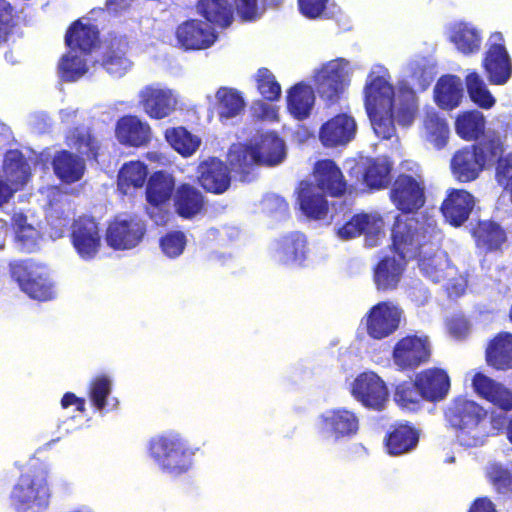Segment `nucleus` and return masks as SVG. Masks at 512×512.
Returning a JSON list of instances; mask_svg holds the SVG:
<instances>
[{
	"label": "nucleus",
	"instance_id": "nucleus-26",
	"mask_svg": "<svg viewBox=\"0 0 512 512\" xmlns=\"http://www.w3.org/2000/svg\"><path fill=\"white\" fill-rule=\"evenodd\" d=\"M415 380L423 399L428 401L444 399L450 388L449 376L440 368L424 370L416 376Z\"/></svg>",
	"mask_w": 512,
	"mask_h": 512
},
{
	"label": "nucleus",
	"instance_id": "nucleus-9",
	"mask_svg": "<svg viewBox=\"0 0 512 512\" xmlns=\"http://www.w3.org/2000/svg\"><path fill=\"white\" fill-rule=\"evenodd\" d=\"M314 428L322 440L332 444L344 443L359 433L360 416L342 406L327 408L316 417Z\"/></svg>",
	"mask_w": 512,
	"mask_h": 512
},
{
	"label": "nucleus",
	"instance_id": "nucleus-60",
	"mask_svg": "<svg viewBox=\"0 0 512 512\" xmlns=\"http://www.w3.org/2000/svg\"><path fill=\"white\" fill-rule=\"evenodd\" d=\"M16 234V242L19 249L25 253H31L37 249V230L31 226L20 229Z\"/></svg>",
	"mask_w": 512,
	"mask_h": 512
},
{
	"label": "nucleus",
	"instance_id": "nucleus-22",
	"mask_svg": "<svg viewBox=\"0 0 512 512\" xmlns=\"http://www.w3.org/2000/svg\"><path fill=\"white\" fill-rule=\"evenodd\" d=\"M307 256V240L300 232L290 233L274 243L273 257L282 264L302 266Z\"/></svg>",
	"mask_w": 512,
	"mask_h": 512
},
{
	"label": "nucleus",
	"instance_id": "nucleus-61",
	"mask_svg": "<svg viewBox=\"0 0 512 512\" xmlns=\"http://www.w3.org/2000/svg\"><path fill=\"white\" fill-rule=\"evenodd\" d=\"M263 210L267 213L283 217L288 212V204L285 199L277 194H267L262 200Z\"/></svg>",
	"mask_w": 512,
	"mask_h": 512
},
{
	"label": "nucleus",
	"instance_id": "nucleus-12",
	"mask_svg": "<svg viewBox=\"0 0 512 512\" xmlns=\"http://www.w3.org/2000/svg\"><path fill=\"white\" fill-rule=\"evenodd\" d=\"M402 310L392 302H379L366 315V330L373 339H384L399 327Z\"/></svg>",
	"mask_w": 512,
	"mask_h": 512
},
{
	"label": "nucleus",
	"instance_id": "nucleus-57",
	"mask_svg": "<svg viewBox=\"0 0 512 512\" xmlns=\"http://www.w3.org/2000/svg\"><path fill=\"white\" fill-rule=\"evenodd\" d=\"M257 89L269 101H276L281 96V86L273 73L267 68H261L256 74Z\"/></svg>",
	"mask_w": 512,
	"mask_h": 512
},
{
	"label": "nucleus",
	"instance_id": "nucleus-8",
	"mask_svg": "<svg viewBox=\"0 0 512 512\" xmlns=\"http://www.w3.org/2000/svg\"><path fill=\"white\" fill-rule=\"evenodd\" d=\"M50 497L46 470L35 469L19 477L10 493V506L15 512H46Z\"/></svg>",
	"mask_w": 512,
	"mask_h": 512
},
{
	"label": "nucleus",
	"instance_id": "nucleus-18",
	"mask_svg": "<svg viewBox=\"0 0 512 512\" xmlns=\"http://www.w3.org/2000/svg\"><path fill=\"white\" fill-rule=\"evenodd\" d=\"M490 47L483 60L484 68L492 84L503 85L512 75V62L502 41L501 33H494L490 37Z\"/></svg>",
	"mask_w": 512,
	"mask_h": 512
},
{
	"label": "nucleus",
	"instance_id": "nucleus-15",
	"mask_svg": "<svg viewBox=\"0 0 512 512\" xmlns=\"http://www.w3.org/2000/svg\"><path fill=\"white\" fill-rule=\"evenodd\" d=\"M139 99L146 114L154 119H163L169 116L176 109L178 103L176 92L158 83L142 88L139 92Z\"/></svg>",
	"mask_w": 512,
	"mask_h": 512
},
{
	"label": "nucleus",
	"instance_id": "nucleus-3",
	"mask_svg": "<svg viewBox=\"0 0 512 512\" xmlns=\"http://www.w3.org/2000/svg\"><path fill=\"white\" fill-rule=\"evenodd\" d=\"M314 177L317 187L308 181L300 183L298 203L305 216L322 219L328 212V202L319 190L339 197L345 193L347 184L340 168L330 159L320 160L315 164Z\"/></svg>",
	"mask_w": 512,
	"mask_h": 512
},
{
	"label": "nucleus",
	"instance_id": "nucleus-2",
	"mask_svg": "<svg viewBox=\"0 0 512 512\" xmlns=\"http://www.w3.org/2000/svg\"><path fill=\"white\" fill-rule=\"evenodd\" d=\"M391 238L405 257L417 259L420 271L432 282L439 283L450 275L447 253L440 249L442 233L433 217L397 216Z\"/></svg>",
	"mask_w": 512,
	"mask_h": 512
},
{
	"label": "nucleus",
	"instance_id": "nucleus-62",
	"mask_svg": "<svg viewBox=\"0 0 512 512\" xmlns=\"http://www.w3.org/2000/svg\"><path fill=\"white\" fill-rule=\"evenodd\" d=\"M237 13L245 21H253L260 17L261 12L257 0H234Z\"/></svg>",
	"mask_w": 512,
	"mask_h": 512
},
{
	"label": "nucleus",
	"instance_id": "nucleus-16",
	"mask_svg": "<svg viewBox=\"0 0 512 512\" xmlns=\"http://www.w3.org/2000/svg\"><path fill=\"white\" fill-rule=\"evenodd\" d=\"M390 197L398 210L412 213L424 205V185L412 176L401 174L392 185Z\"/></svg>",
	"mask_w": 512,
	"mask_h": 512
},
{
	"label": "nucleus",
	"instance_id": "nucleus-27",
	"mask_svg": "<svg viewBox=\"0 0 512 512\" xmlns=\"http://www.w3.org/2000/svg\"><path fill=\"white\" fill-rule=\"evenodd\" d=\"M227 160L232 171L239 175L240 181H252V171L255 166L259 165L258 154L252 145L233 144L229 148Z\"/></svg>",
	"mask_w": 512,
	"mask_h": 512
},
{
	"label": "nucleus",
	"instance_id": "nucleus-17",
	"mask_svg": "<svg viewBox=\"0 0 512 512\" xmlns=\"http://www.w3.org/2000/svg\"><path fill=\"white\" fill-rule=\"evenodd\" d=\"M352 395L363 406L381 410L388 399V390L383 380L373 372L360 374L352 386Z\"/></svg>",
	"mask_w": 512,
	"mask_h": 512
},
{
	"label": "nucleus",
	"instance_id": "nucleus-43",
	"mask_svg": "<svg viewBox=\"0 0 512 512\" xmlns=\"http://www.w3.org/2000/svg\"><path fill=\"white\" fill-rule=\"evenodd\" d=\"M148 177L147 166L141 161H130L121 167L118 173V190L128 195L132 189L143 187Z\"/></svg>",
	"mask_w": 512,
	"mask_h": 512
},
{
	"label": "nucleus",
	"instance_id": "nucleus-11",
	"mask_svg": "<svg viewBox=\"0 0 512 512\" xmlns=\"http://www.w3.org/2000/svg\"><path fill=\"white\" fill-rule=\"evenodd\" d=\"M10 273L20 289L30 298L48 301L54 297L53 285L45 266L32 260L15 261L10 263Z\"/></svg>",
	"mask_w": 512,
	"mask_h": 512
},
{
	"label": "nucleus",
	"instance_id": "nucleus-49",
	"mask_svg": "<svg viewBox=\"0 0 512 512\" xmlns=\"http://www.w3.org/2000/svg\"><path fill=\"white\" fill-rule=\"evenodd\" d=\"M406 70L412 85L422 91L426 90L431 85L435 77V67L425 57H417L411 60Z\"/></svg>",
	"mask_w": 512,
	"mask_h": 512
},
{
	"label": "nucleus",
	"instance_id": "nucleus-48",
	"mask_svg": "<svg viewBox=\"0 0 512 512\" xmlns=\"http://www.w3.org/2000/svg\"><path fill=\"white\" fill-rule=\"evenodd\" d=\"M479 247L487 251L498 249L506 240L504 230L493 221H482L474 232Z\"/></svg>",
	"mask_w": 512,
	"mask_h": 512
},
{
	"label": "nucleus",
	"instance_id": "nucleus-24",
	"mask_svg": "<svg viewBox=\"0 0 512 512\" xmlns=\"http://www.w3.org/2000/svg\"><path fill=\"white\" fill-rule=\"evenodd\" d=\"M178 42L185 49H205L211 46L216 35L212 25L201 20H188L176 31Z\"/></svg>",
	"mask_w": 512,
	"mask_h": 512
},
{
	"label": "nucleus",
	"instance_id": "nucleus-39",
	"mask_svg": "<svg viewBox=\"0 0 512 512\" xmlns=\"http://www.w3.org/2000/svg\"><path fill=\"white\" fill-rule=\"evenodd\" d=\"M486 359L498 370L512 368V334L503 332L497 335L486 350Z\"/></svg>",
	"mask_w": 512,
	"mask_h": 512
},
{
	"label": "nucleus",
	"instance_id": "nucleus-5",
	"mask_svg": "<svg viewBox=\"0 0 512 512\" xmlns=\"http://www.w3.org/2000/svg\"><path fill=\"white\" fill-rule=\"evenodd\" d=\"M146 448L155 467L172 478L181 477L192 470L194 457L199 450L185 436L174 430L151 437Z\"/></svg>",
	"mask_w": 512,
	"mask_h": 512
},
{
	"label": "nucleus",
	"instance_id": "nucleus-4",
	"mask_svg": "<svg viewBox=\"0 0 512 512\" xmlns=\"http://www.w3.org/2000/svg\"><path fill=\"white\" fill-rule=\"evenodd\" d=\"M146 448L155 467L172 478L181 477L192 470L194 457L199 450L185 436L174 430L151 437Z\"/></svg>",
	"mask_w": 512,
	"mask_h": 512
},
{
	"label": "nucleus",
	"instance_id": "nucleus-54",
	"mask_svg": "<svg viewBox=\"0 0 512 512\" xmlns=\"http://www.w3.org/2000/svg\"><path fill=\"white\" fill-rule=\"evenodd\" d=\"M455 125L456 131L461 138L472 140L478 138L483 133L485 119L481 112L473 110L459 116Z\"/></svg>",
	"mask_w": 512,
	"mask_h": 512
},
{
	"label": "nucleus",
	"instance_id": "nucleus-58",
	"mask_svg": "<svg viewBox=\"0 0 512 512\" xmlns=\"http://www.w3.org/2000/svg\"><path fill=\"white\" fill-rule=\"evenodd\" d=\"M186 243V236L182 231H170L161 237L160 248L165 256L175 259L182 255Z\"/></svg>",
	"mask_w": 512,
	"mask_h": 512
},
{
	"label": "nucleus",
	"instance_id": "nucleus-13",
	"mask_svg": "<svg viewBox=\"0 0 512 512\" xmlns=\"http://www.w3.org/2000/svg\"><path fill=\"white\" fill-rule=\"evenodd\" d=\"M146 232L145 224L136 217L115 218L108 226L106 241L116 250H128L136 247Z\"/></svg>",
	"mask_w": 512,
	"mask_h": 512
},
{
	"label": "nucleus",
	"instance_id": "nucleus-37",
	"mask_svg": "<svg viewBox=\"0 0 512 512\" xmlns=\"http://www.w3.org/2000/svg\"><path fill=\"white\" fill-rule=\"evenodd\" d=\"M3 172L7 182L19 190L30 178V166L23 154L18 150L6 152L3 161Z\"/></svg>",
	"mask_w": 512,
	"mask_h": 512
},
{
	"label": "nucleus",
	"instance_id": "nucleus-31",
	"mask_svg": "<svg viewBox=\"0 0 512 512\" xmlns=\"http://www.w3.org/2000/svg\"><path fill=\"white\" fill-rule=\"evenodd\" d=\"M450 40L460 53L472 55L479 52L483 36L482 31L475 25L460 22L451 28Z\"/></svg>",
	"mask_w": 512,
	"mask_h": 512
},
{
	"label": "nucleus",
	"instance_id": "nucleus-10",
	"mask_svg": "<svg viewBox=\"0 0 512 512\" xmlns=\"http://www.w3.org/2000/svg\"><path fill=\"white\" fill-rule=\"evenodd\" d=\"M352 68L344 58H337L323 64L314 73L315 90L327 104L336 103L350 83Z\"/></svg>",
	"mask_w": 512,
	"mask_h": 512
},
{
	"label": "nucleus",
	"instance_id": "nucleus-45",
	"mask_svg": "<svg viewBox=\"0 0 512 512\" xmlns=\"http://www.w3.org/2000/svg\"><path fill=\"white\" fill-rule=\"evenodd\" d=\"M417 431L407 425H401L389 433L386 447L390 455L399 456L414 450L418 444Z\"/></svg>",
	"mask_w": 512,
	"mask_h": 512
},
{
	"label": "nucleus",
	"instance_id": "nucleus-59",
	"mask_svg": "<svg viewBox=\"0 0 512 512\" xmlns=\"http://www.w3.org/2000/svg\"><path fill=\"white\" fill-rule=\"evenodd\" d=\"M131 61L123 51H110L105 57L102 67L113 77H122L131 68Z\"/></svg>",
	"mask_w": 512,
	"mask_h": 512
},
{
	"label": "nucleus",
	"instance_id": "nucleus-32",
	"mask_svg": "<svg viewBox=\"0 0 512 512\" xmlns=\"http://www.w3.org/2000/svg\"><path fill=\"white\" fill-rule=\"evenodd\" d=\"M99 31L95 25L84 24L81 20L74 22L65 36L68 48L77 49L80 54L88 55L98 42Z\"/></svg>",
	"mask_w": 512,
	"mask_h": 512
},
{
	"label": "nucleus",
	"instance_id": "nucleus-7",
	"mask_svg": "<svg viewBox=\"0 0 512 512\" xmlns=\"http://www.w3.org/2000/svg\"><path fill=\"white\" fill-rule=\"evenodd\" d=\"M445 417L457 430L461 446L477 447L484 444L488 436L487 410L473 400L457 398L447 408Z\"/></svg>",
	"mask_w": 512,
	"mask_h": 512
},
{
	"label": "nucleus",
	"instance_id": "nucleus-52",
	"mask_svg": "<svg viewBox=\"0 0 512 512\" xmlns=\"http://www.w3.org/2000/svg\"><path fill=\"white\" fill-rule=\"evenodd\" d=\"M468 95L473 103L483 109H490L496 100L483 78L477 72H470L465 79Z\"/></svg>",
	"mask_w": 512,
	"mask_h": 512
},
{
	"label": "nucleus",
	"instance_id": "nucleus-25",
	"mask_svg": "<svg viewBox=\"0 0 512 512\" xmlns=\"http://www.w3.org/2000/svg\"><path fill=\"white\" fill-rule=\"evenodd\" d=\"M198 173L201 186L209 192L221 194L230 186L231 178L228 168L217 158L200 163Z\"/></svg>",
	"mask_w": 512,
	"mask_h": 512
},
{
	"label": "nucleus",
	"instance_id": "nucleus-40",
	"mask_svg": "<svg viewBox=\"0 0 512 512\" xmlns=\"http://www.w3.org/2000/svg\"><path fill=\"white\" fill-rule=\"evenodd\" d=\"M175 190L174 178L166 172L157 171L147 181L146 200L148 204H166Z\"/></svg>",
	"mask_w": 512,
	"mask_h": 512
},
{
	"label": "nucleus",
	"instance_id": "nucleus-42",
	"mask_svg": "<svg viewBox=\"0 0 512 512\" xmlns=\"http://www.w3.org/2000/svg\"><path fill=\"white\" fill-rule=\"evenodd\" d=\"M112 392V380L107 375H98L92 379L89 386V398L92 405L100 413L116 409L117 398H109Z\"/></svg>",
	"mask_w": 512,
	"mask_h": 512
},
{
	"label": "nucleus",
	"instance_id": "nucleus-36",
	"mask_svg": "<svg viewBox=\"0 0 512 512\" xmlns=\"http://www.w3.org/2000/svg\"><path fill=\"white\" fill-rule=\"evenodd\" d=\"M314 102V90L307 84L297 83L288 91L287 108L298 120L306 119L311 114Z\"/></svg>",
	"mask_w": 512,
	"mask_h": 512
},
{
	"label": "nucleus",
	"instance_id": "nucleus-20",
	"mask_svg": "<svg viewBox=\"0 0 512 512\" xmlns=\"http://www.w3.org/2000/svg\"><path fill=\"white\" fill-rule=\"evenodd\" d=\"M357 131L355 119L345 113L325 122L319 131V139L326 147L346 145L354 139Z\"/></svg>",
	"mask_w": 512,
	"mask_h": 512
},
{
	"label": "nucleus",
	"instance_id": "nucleus-30",
	"mask_svg": "<svg viewBox=\"0 0 512 512\" xmlns=\"http://www.w3.org/2000/svg\"><path fill=\"white\" fill-rule=\"evenodd\" d=\"M474 207L473 196L465 191L454 189L442 204V212L446 220L453 226L462 225Z\"/></svg>",
	"mask_w": 512,
	"mask_h": 512
},
{
	"label": "nucleus",
	"instance_id": "nucleus-55",
	"mask_svg": "<svg viewBox=\"0 0 512 512\" xmlns=\"http://www.w3.org/2000/svg\"><path fill=\"white\" fill-rule=\"evenodd\" d=\"M422 399L423 395L416 380L414 382L405 381L396 386L394 400L402 409L411 412L417 411Z\"/></svg>",
	"mask_w": 512,
	"mask_h": 512
},
{
	"label": "nucleus",
	"instance_id": "nucleus-56",
	"mask_svg": "<svg viewBox=\"0 0 512 512\" xmlns=\"http://www.w3.org/2000/svg\"><path fill=\"white\" fill-rule=\"evenodd\" d=\"M427 140L438 149L443 148L448 139L449 128L445 119L436 112H428L424 121Z\"/></svg>",
	"mask_w": 512,
	"mask_h": 512
},
{
	"label": "nucleus",
	"instance_id": "nucleus-53",
	"mask_svg": "<svg viewBox=\"0 0 512 512\" xmlns=\"http://www.w3.org/2000/svg\"><path fill=\"white\" fill-rule=\"evenodd\" d=\"M392 164L386 157L372 160L366 168L363 179L370 188H383L390 182Z\"/></svg>",
	"mask_w": 512,
	"mask_h": 512
},
{
	"label": "nucleus",
	"instance_id": "nucleus-19",
	"mask_svg": "<svg viewBox=\"0 0 512 512\" xmlns=\"http://www.w3.org/2000/svg\"><path fill=\"white\" fill-rule=\"evenodd\" d=\"M430 356L427 337L417 335L402 338L394 347V363L401 369L415 368Z\"/></svg>",
	"mask_w": 512,
	"mask_h": 512
},
{
	"label": "nucleus",
	"instance_id": "nucleus-64",
	"mask_svg": "<svg viewBox=\"0 0 512 512\" xmlns=\"http://www.w3.org/2000/svg\"><path fill=\"white\" fill-rule=\"evenodd\" d=\"M300 12L307 18L319 17L326 8L327 0H298Z\"/></svg>",
	"mask_w": 512,
	"mask_h": 512
},
{
	"label": "nucleus",
	"instance_id": "nucleus-50",
	"mask_svg": "<svg viewBox=\"0 0 512 512\" xmlns=\"http://www.w3.org/2000/svg\"><path fill=\"white\" fill-rule=\"evenodd\" d=\"M67 144L72 149L87 157L96 158L99 148L98 140L85 126L76 127L67 135Z\"/></svg>",
	"mask_w": 512,
	"mask_h": 512
},
{
	"label": "nucleus",
	"instance_id": "nucleus-33",
	"mask_svg": "<svg viewBox=\"0 0 512 512\" xmlns=\"http://www.w3.org/2000/svg\"><path fill=\"white\" fill-rule=\"evenodd\" d=\"M52 166L55 175L67 184L79 181L86 169L85 161L82 158L66 150L55 155Z\"/></svg>",
	"mask_w": 512,
	"mask_h": 512
},
{
	"label": "nucleus",
	"instance_id": "nucleus-23",
	"mask_svg": "<svg viewBox=\"0 0 512 512\" xmlns=\"http://www.w3.org/2000/svg\"><path fill=\"white\" fill-rule=\"evenodd\" d=\"M383 220L378 215L357 214L337 230V235L343 240L355 238L361 234H366V244L375 246V237L381 232Z\"/></svg>",
	"mask_w": 512,
	"mask_h": 512
},
{
	"label": "nucleus",
	"instance_id": "nucleus-35",
	"mask_svg": "<svg viewBox=\"0 0 512 512\" xmlns=\"http://www.w3.org/2000/svg\"><path fill=\"white\" fill-rule=\"evenodd\" d=\"M463 93V82L455 75L442 76L434 89L436 103L439 107L448 110L460 104Z\"/></svg>",
	"mask_w": 512,
	"mask_h": 512
},
{
	"label": "nucleus",
	"instance_id": "nucleus-38",
	"mask_svg": "<svg viewBox=\"0 0 512 512\" xmlns=\"http://www.w3.org/2000/svg\"><path fill=\"white\" fill-rule=\"evenodd\" d=\"M203 205V194L194 186L182 184L175 190L174 206L179 216L192 218L202 210Z\"/></svg>",
	"mask_w": 512,
	"mask_h": 512
},
{
	"label": "nucleus",
	"instance_id": "nucleus-21",
	"mask_svg": "<svg viewBox=\"0 0 512 512\" xmlns=\"http://www.w3.org/2000/svg\"><path fill=\"white\" fill-rule=\"evenodd\" d=\"M391 255L381 258L374 269V281L378 290L394 289L400 281L406 262L409 260L392 242Z\"/></svg>",
	"mask_w": 512,
	"mask_h": 512
},
{
	"label": "nucleus",
	"instance_id": "nucleus-14",
	"mask_svg": "<svg viewBox=\"0 0 512 512\" xmlns=\"http://www.w3.org/2000/svg\"><path fill=\"white\" fill-rule=\"evenodd\" d=\"M71 241L82 260L90 261L94 259L101 246L98 224L90 217L78 218L71 227Z\"/></svg>",
	"mask_w": 512,
	"mask_h": 512
},
{
	"label": "nucleus",
	"instance_id": "nucleus-41",
	"mask_svg": "<svg viewBox=\"0 0 512 512\" xmlns=\"http://www.w3.org/2000/svg\"><path fill=\"white\" fill-rule=\"evenodd\" d=\"M217 112L222 122H227L238 117L245 108L242 94L229 87H220L215 95Z\"/></svg>",
	"mask_w": 512,
	"mask_h": 512
},
{
	"label": "nucleus",
	"instance_id": "nucleus-51",
	"mask_svg": "<svg viewBox=\"0 0 512 512\" xmlns=\"http://www.w3.org/2000/svg\"><path fill=\"white\" fill-rule=\"evenodd\" d=\"M468 95L473 103L483 109H490L496 100L483 78L477 72H470L465 79Z\"/></svg>",
	"mask_w": 512,
	"mask_h": 512
},
{
	"label": "nucleus",
	"instance_id": "nucleus-46",
	"mask_svg": "<svg viewBox=\"0 0 512 512\" xmlns=\"http://www.w3.org/2000/svg\"><path fill=\"white\" fill-rule=\"evenodd\" d=\"M197 10L210 24L227 27L233 19L232 3L229 0H199Z\"/></svg>",
	"mask_w": 512,
	"mask_h": 512
},
{
	"label": "nucleus",
	"instance_id": "nucleus-34",
	"mask_svg": "<svg viewBox=\"0 0 512 512\" xmlns=\"http://www.w3.org/2000/svg\"><path fill=\"white\" fill-rule=\"evenodd\" d=\"M258 154L259 165L276 166L286 158V145L275 132L263 133L259 143L253 146Z\"/></svg>",
	"mask_w": 512,
	"mask_h": 512
},
{
	"label": "nucleus",
	"instance_id": "nucleus-28",
	"mask_svg": "<svg viewBox=\"0 0 512 512\" xmlns=\"http://www.w3.org/2000/svg\"><path fill=\"white\" fill-rule=\"evenodd\" d=\"M116 136L122 144L139 147L150 141L151 129L137 116L128 115L118 120Z\"/></svg>",
	"mask_w": 512,
	"mask_h": 512
},
{
	"label": "nucleus",
	"instance_id": "nucleus-1",
	"mask_svg": "<svg viewBox=\"0 0 512 512\" xmlns=\"http://www.w3.org/2000/svg\"><path fill=\"white\" fill-rule=\"evenodd\" d=\"M390 75L382 65L372 66L364 87V103L375 134L390 139L395 133L394 122L410 126L418 111L417 97L408 82H401L395 95Z\"/></svg>",
	"mask_w": 512,
	"mask_h": 512
},
{
	"label": "nucleus",
	"instance_id": "nucleus-47",
	"mask_svg": "<svg viewBox=\"0 0 512 512\" xmlns=\"http://www.w3.org/2000/svg\"><path fill=\"white\" fill-rule=\"evenodd\" d=\"M165 138L171 147L184 157L194 154L201 144V139L184 127L167 129Z\"/></svg>",
	"mask_w": 512,
	"mask_h": 512
},
{
	"label": "nucleus",
	"instance_id": "nucleus-6",
	"mask_svg": "<svg viewBox=\"0 0 512 512\" xmlns=\"http://www.w3.org/2000/svg\"><path fill=\"white\" fill-rule=\"evenodd\" d=\"M505 136L488 131L478 142L458 151L451 160V169L457 180L472 181L486 166L499 163L505 150Z\"/></svg>",
	"mask_w": 512,
	"mask_h": 512
},
{
	"label": "nucleus",
	"instance_id": "nucleus-63",
	"mask_svg": "<svg viewBox=\"0 0 512 512\" xmlns=\"http://www.w3.org/2000/svg\"><path fill=\"white\" fill-rule=\"evenodd\" d=\"M12 7L4 0H0V44L7 40L12 28Z\"/></svg>",
	"mask_w": 512,
	"mask_h": 512
},
{
	"label": "nucleus",
	"instance_id": "nucleus-29",
	"mask_svg": "<svg viewBox=\"0 0 512 512\" xmlns=\"http://www.w3.org/2000/svg\"><path fill=\"white\" fill-rule=\"evenodd\" d=\"M475 392L504 411L512 410V392L502 384L482 373H477L472 381Z\"/></svg>",
	"mask_w": 512,
	"mask_h": 512
},
{
	"label": "nucleus",
	"instance_id": "nucleus-44",
	"mask_svg": "<svg viewBox=\"0 0 512 512\" xmlns=\"http://www.w3.org/2000/svg\"><path fill=\"white\" fill-rule=\"evenodd\" d=\"M88 55L80 54L77 49L69 48L58 64V74L65 82H74L88 72Z\"/></svg>",
	"mask_w": 512,
	"mask_h": 512
}]
</instances>
